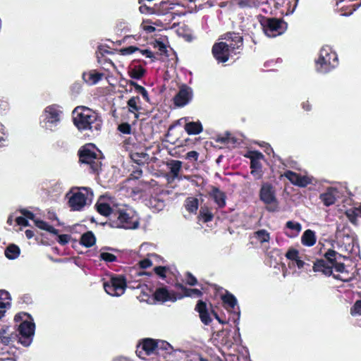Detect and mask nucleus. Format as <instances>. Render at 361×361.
<instances>
[{
    "instance_id": "1",
    "label": "nucleus",
    "mask_w": 361,
    "mask_h": 361,
    "mask_svg": "<svg viewBox=\"0 0 361 361\" xmlns=\"http://www.w3.org/2000/svg\"><path fill=\"white\" fill-rule=\"evenodd\" d=\"M72 116L73 124L79 131L90 130L99 134L103 121L97 111L85 106H78L73 111Z\"/></svg>"
},
{
    "instance_id": "2",
    "label": "nucleus",
    "mask_w": 361,
    "mask_h": 361,
    "mask_svg": "<svg viewBox=\"0 0 361 361\" xmlns=\"http://www.w3.org/2000/svg\"><path fill=\"white\" fill-rule=\"evenodd\" d=\"M111 226L125 229H135L139 226V220L135 212L128 209H118L116 214L111 215Z\"/></svg>"
},
{
    "instance_id": "3",
    "label": "nucleus",
    "mask_w": 361,
    "mask_h": 361,
    "mask_svg": "<svg viewBox=\"0 0 361 361\" xmlns=\"http://www.w3.org/2000/svg\"><path fill=\"white\" fill-rule=\"evenodd\" d=\"M79 161L89 166L90 172L97 173L101 169L102 163L97 157L94 144H86L78 150Z\"/></svg>"
},
{
    "instance_id": "4",
    "label": "nucleus",
    "mask_w": 361,
    "mask_h": 361,
    "mask_svg": "<svg viewBox=\"0 0 361 361\" xmlns=\"http://www.w3.org/2000/svg\"><path fill=\"white\" fill-rule=\"evenodd\" d=\"M338 64L337 54L328 47H323L319 51V56L316 60L317 71L322 73H326L334 69Z\"/></svg>"
},
{
    "instance_id": "5",
    "label": "nucleus",
    "mask_w": 361,
    "mask_h": 361,
    "mask_svg": "<svg viewBox=\"0 0 361 361\" xmlns=\"http://www.w3.org/2000/svg\"><path fill=\"white\" fill-rule=\"evenodd\" d=\"M259 200L266 204V209L269 212H275L279 209V203L276 195L274 186L269 182L261 185L259 192Z\"/></svg>"
},
{
    "instance_id": "6",
    "label": "nucleus",
    "mask_w": 361,
    "mask_h": 361,
    "mask_svg": "<svg viewBox=\"0 0 361 361\" xmlns=\"http://www.w3.org/2000/svg\"><path fill=\"white\" fill-rule=\"evenodd\" d=\"M261 25L264 33L271 37L283 34L287 29V23L281 18H264Z\"/></svg>"
},
{
    "instance_id": "7",
    "label": "nucleus",
    "mask_w": 361,
    "mask_h": 361,
    "mask_svg": "<svg viewBox=\"0 0 361 361\" xmlns=\"http://www.w3.org/2000/svg\"><path fill=\"white\" fill-rule=\"evenodd\" d=\"M127 287L126 277L123 275L112 276L109 281L104 283V288L111 296L123 295Z\"/></svg>"
},
{
    "instance_id": "8",
    "label": "nucleus",
    "mask_w": 361,
    "mask_h": 361,
    "mask_svg": "<svg viewBox=\"0 0 361 361\" xmlns=\"http://www.w3.org/2000/svg\"><path fill=\"white\" fill-rule=\"evenodd\" d=\"M18 342L23 346H29L35 335V324L32 321H23L18 326Z\"/></svg>"
},
{
    "instance_id": "9",
    "label": "nucleus",
    "mask_w": 361,
    "mask_h": 361,
    "mask_svg": "<svg viewBox=\"0 0 361 361\" xmlns=\"http://www.w3.org/2000/svg\"><path fill=\"white\" fill-rule=\"evenodd\" d=\"M245 157L250 159V173L255 180L261 179L264 174L260 161L264 158L263 154L258 151H249Z\"/></svg>"
},
{
    "instance_id": "10",
    "label": "nucleus",
    "mask_w": 361,
    "mask_h": 361,
    "mask_svg": "<svg viewBox=\"0 0 361 361\" xmlns=\"http://www.w3.org/2000/svg\"><path fill=\"white\" fill-rule=\"evenodd\" d=\"M60 113L55 105H50L44 110V120L42 122L43 127L52 130V127L55 126L60 121Z\"/></svg>"
},
{
    "instance_id": "11",
    "label": "nucleus",
    "mask_w": 361,
    "mask_h": 361,
    "mask_svg": "<svg viewBox=\"0 0 361 361\" xmlns=\"http://www.w3.org/2000/svg\"><path fill=\"white\" fill-rule=\"evenodd\" d=\"M157 345V339L143 338L137 345L136 354L140 358L145 360L146 356L156 354Z\"/></svg>"
},
{
    "instance_id": "12",
    "label": "nucleus",
    "mask_w": 361,
    "mask_h": 361,
    "mask_svg": "<svg viewBox=\"0 0 361 361\" xmlns=\"http://www.w3.org/2000/svg\"><path fill=\"white\" fill-rule=\"evenodd\" d=\"M221 39L226 40L227 45L231 49V53L239 54L243 47V37L240 33L228 32L221 35Z\"/></svg>"
},
{
    "instance_id": "13",
    "label": "nucleus",
    "mask_w": 361,
    "mask_h": 361,
    "mask_svg": "<svg viewBox=\"0 0 361 361\" xmlns=\"http://www.w3.org/2000/svg\"><path fill=\"white\" fill-rule=\"evenodd\" d=\"M212 54L219 63L226 62L231 53V49L227 45V42H216L212 47Z\"/></svg>"
},
{
    "instance_id": "14",
    "label": "nucleus",
    "mask_w": 361,
    "mask_h": 361,
    "mask_svg": "<svg viewBox=\"0 0 361 361\" xmlns=\"http://www.w3.org/2000/svg\"><path fill=\"white\" fill-rule=\"evenodd\" d=\"M195 310L198 313L199 318L204 325L209 326L212 324L213 319L209 303L199 300L195 305Z\"/></svg>"
},
{
    "instance_id": "15",
    "label": "nucleus",
    "mask_w": 361,
    "mask_h": 361,
    "mask_svg": "<svg viewBox=\"0 0 361 361\" xmlns=\"http://www.w3.org/2000/svg\"><path fill=\"white\" fill-rule=\"evenodd\" d=\"M192 95V88L186 85H183L173 99V104L176 106L183 107L190 102Z\"/></svg>"
},
{
    "instance_id": "16",
    "label": "nucleus",
    "mask_w": 361,
    "mask_h": 361,
    "mask_svg": "<svg viewBox=\"0 0 361 361\" xmlns=\"http://www.w3.org/2000/svg\"><path fill=\"white\" fill-rule=\"evenodd\" d=\"M153 298L155 301L161 303L167 301L175 302L178 300V293L174 291H169L166 287H160L155 290Z\"/></svg>"
},
{
    "instance_id": "17",
    "label": "nucleus",
    "mask_w": 361,
    "mask_h": 361,
    "mask_svg": "<svg viewBox=\"0 0 361 361\" xmlns=\"http://www.w3.org/2000/svg\"><path fill=\"white\" fill-rule=\"evenodd\" d=\"M283 176L286 178L292 184L299 187H306L311 183V180L306 176H302L290 170L284 172Z\"/></svg>"
},
{
    "instance_id": "18",
    "label": "nucleus",
    "mask_w": 361,
    "mask_h": 361,
    "mask_svg": "<svg viewBox=\"0 0 361 361\" xmlns=\"http://www.w3.org/2000/svg\"><path fill=\"white\" fill-rule=\"evenodd\" d=\"M87 196L81 192H76L69 198L68 204L73 211H80L86 204Z\"/></svg>"
},
{
    "instance_id": "19",
    "label": "nucleus",
    "mask_w": 361,
    "mask_h": 361,
    "mask_svg": "<svg viewBox=\"0 0 361 361\" xmlns=\"http://www.w3.org/2000/svg\"><path fill=\"white\" fill-rule=\"evenodd\" d=\"M326 258L329 257L331 270L334 268L338 272L343 274L345 271V265L343 262H338V258L341 257V255L337 253L334 250H329V252L325 253Z\"/></svg>"
},
{
    "instance_id": "20",
    "label": "nucleus",
    "mask_w": 361,
    "mask_h": 361,
    "mask_svg": "<svg viewBox=\"0 0 361 361\" xmlns=\"http://www.w3.org/2000/svg\"><path fill=\"white\" fill-rule=\"evenodd\" d=\"M330 258L317 259L312 267L314 272H322L326 276H331L332 274L331 267L330 264Z\"/></svg>"
},
{
    "instance_id": "21",
    "label": "nucleus",
    "mask_w": 361,
    "mask_h": 361,
    "mask_svg": "<svg viewBox=\"0 0 361 361\" xmlns=\"http://www.w3.org/2000/svg\"><path fill=\"white\" fill-rule=\"evenodd\" d=\"M338 193L339 192L336 188H329L325 192L319 195V199L325 206L329 207L336 203L338 197Z\"/></svg>"
},
{
    "instance_id": "22",
    "label": "nucleus",
    "mask_w": 361,
    "mask_h": 361,
    "mask_svg": "<svg viewBox=\"0 0 361 361\" xmlns=\"http://www.w3.org/2000/svg\"><path fill=\"white\" fill-rule=\"evenodd\" d=\"M169 173L166 175L169 182L173 181L178 178L182 168V162L179 160H171L166 164Z\"/></svg>"
},
{
    "instance_id": "23",
    "label": "nucleus",
    "mask_w": 361,
    "mask_h": 361,
    "mask_svg": "<svg viewBox=\"0 0 361 361\" xmlns=\"http://www.w3.org/2000/svg\"><path fill=\"white\" fill-rule=\"evenodd\" d=\"M208 194L219 208H224L226 206V193L221 191L219 188L211 186V190Z\"/></svg>"
},
{
    "instance_id": "24",
    "label": "nucleus",
    "mask_w": 361,
    "mask_h": 361,
    "mask_svg": "<svg viewBox=\"0 0 361 361\" xmlns=\"http://www.w3.org/2000/svg\"><path fill=\"white\" fill-rule=\"evenodd\" d=\"M299 252L298 250H288L286 253V257L292 261L293 265H296L298 269H305L309 270L310 264L302 261L298 256Z\"/></svg>"
},
{
    "instance_id": "25",
    "label": "nucleus",
    "mask_w": 361,
    "mask_h": 361,
    "mask_svg": "<svg viewBox=\"0 0 361 361\" xmlns=\"http://www.w3.org/2000/svg\"><path fill=\"white\" fill-rule=\"evenodd\" d=\"M157 347H156V355L166 358L167 355H171L173 352V348L169 343L162 340H157ZM176 353V351H173Z\"/></svg>"
},
{
    "instance_id": "26",
    "label": "nucleus",
    "mask_w": 361,
    "mask_h": 361,
    "mask_svg": "<svg viewBox=\"0 0 361 361\" xmlns=\"http://www.w3.org/2000/svg\"><path fill=\"white\" fill-rule=\"evenodd\" d=\"M97 211L98 213H99L101 215L107 216L109 220V224H111L112 221V216L113 214H116V212L117 211V208L114 209L110 207V205L108 203L102 202V203H97L96 204Z\"/></svg>"
},
{
    "instance_id": "27",
    "label": "nucleus",
    "mask_w": 361,
    "mask_h": 361,
    "mask_svg": "<svg viewBox=\"0 0 361 361\" xmlns=\"http://www.w3.org/2000/svg\"><path fill=\"white\" fill-rule=\"evenodd\" d=\"M17 336L16 334L10 332V326H4L0 330V340L4 345H9Z\"/></svg>"
},
{
    "instance_id": "28",
    "label": "nucleus",
    "mask_w": 361,
    "mask_h": 361,
    "mask_svg": "<svg viewBox=\"0 0 361 361\" xmlns=\"http://www.w3.org/2000/svg\"><path fill=\"white\" fill-rule=\"evenodd\" d=\"M337 244L340 248H355L358 247L354 238L350 235H343L340 237L337 240Z\"/></svg>"
},
{
    "instance_id": "29",
    "label": "nucleus",
    "mask_w": 361,
    "mask_h": 361,
    "mask_svg": "<svg viewBox=\"0 0 361 361\" xmlns=\"http://www.w3.org/2000/svg\"><path fill=\"white\" fill-rule=\"evenodd\" d=\"M184 129L188 135H198L203 130L200 121H189L184 125Z\"/></svg>"
},
{
    "instance_id": "30",
    "label": "nucleus",
    "mask_w": 361,
    "mask_h": 361,
    "mask_svg": "<svg viewBox=\"0 0 361 361\" xmlns=\"http://www.w3.org/2000/svg\"><path fill=\"white\" fill-rule=\"evenodd\" d=\"M145 69L140 65H131L128 69V73L133 79L140 80L145 75Z\"/></svg>"
},
{
    "instance_id": "31",
    "label": "nucleus",
    "mask_w": 361,
    "mask_h": 361,
    "mask_svg": "<svg viewBox=\"0 0 361 361\" xmlns=\"http://www.w3.org/2000/svg\"><path fill=\"white\" fill-rule=\"evenodd\" d=\"M221 299L224 304V306L226 309H234L237 305V299L236 298L228 291H226L224 295L221 296Z\"/></svg>"
},
{
    "instance_id": "32",
    "label": "nucleus",
    "mask_w": 361,
    "mask_h": 361,
    "mask_svg": "<svg viewBox=\"0 0 361 361\" xmlns=\"http://www.w3.org/2000/svg\"><path fill=\"white\" fill-rule=\"evenodd\" d=\"M104 76V73L97 72L96 71H90L88 73H83V80L90 85L97 83Z\"/></svg>"
},
{
    "instance_id": "33",
    "label": "nucleus",
    "mask_w": 361,
    "mask_h": 361,
    "mask_svg": "<svg viewBox=\"0 0 361 361\" xmlns=\"http://www.w3.org/2000/svg\"><path fill=\"white\" fill-rule=\"evenodd\" d=\"M140 104V99L138 96L132 97L127 102L128 111L130 113L135 114L136 118L138 117V115L137 114V113H139L142 109Z\"/></svg>"
},
{
    "instance_id": "34",
    "label": "nucleus",
    "mask_w": 361,
    "mask_h": 361,
    "mask_svg": "<svg viewBox=\"0 0 361 361\" xmlns=\"http://www.w3.org/2000/svg\"><path fill=\"white\" fill-rule=\"evenodd\" d=\"M96 243V238L92 231H87L83 233L80 239V244L86 247L93 246Z\"/></svg>"
},
{
    "instance_id": "35",
    "label": "nucleus",
    "mask_w": 361,
    "mask_h": 361,
    "mask_svg": "<svg viewBox=\"0 0 361 361\" xmlns=\"http://www.w3.org/2000/svg\"><path fill=\"white\" fill-rule=\"evenodd\" d=\"M139 11L142 14H157L164 15L166 8H159V6H149L146 4H142L139 7Z\"/></svg>"
},
{
    "instance_id": "36",
    "label": "nucleus",
    "mask_w": 361,
    "mask_h": 361,
    "mask_svg": "<svg viewBox=\"0 0 361 361\" xmlns=\"http://www.w3.org/2000/svg\"><path fill=\"white\" fill-rule=\"evenodd\" d=\"M301 241L305 246H313L316 243L315 233L310 229L306 230L302 235Z\"/></svg>"
},
{
    "instance_id": "37",
    "label": "nucleus",
    "mask_w": 361,
    "mask_h": 361,
    "mask_svg": "<svg viewBox=\"0 0 361 361\" xmlns=\"http://www.w3.org/2000/svg\"><path fill=\"white\" fill-rule=\"evenodd\" d=\"M185 209L190 213H196L199 207V200L195 197H188L185 200Z\"/></svg>"
},
{
    "instance_id": "38",
    "label": "nucleus",
    "mask_w": 361,
    "mask_h": 361,
    "mask_svg": "<svg viewBox=\"0 0 361 361\" xmlns=\"http://www.w3.org/2000/svg\"><path fill=\"white\" fill-rule=\"evenodd\" d=\"M34 222L35 226L42 230L48 231L50 233H53L54 235H57L59 233V230L56 229L54 226L49 225L48 223L43 220L36 219Z\"/></svg>"
},
{
    "instance_id": "39",
    "label": "nucleus",
    "mask_w": 361,
    "mask_h": 361,
    "mask_svg": "<svg viewBox=\"0 0 361 361\" xmlns=\"http://www.w3.org/2000/svg\"><path fill=\"white\" fill-rule=\"evenodd\" d=\"M203 295V293L197 288H188L185 289V293L183 295L178 294V299H182L184 297H193L196 296L200 298Z\"/></svg>"
},
{
    "instance_id": "40",
    "label": "nucleus",
    "mask_w": 361,
    "mask_h": 361,
    "mask_svg": "<svg viewBox=\"0 0 361 361\" xmlns=\"http://www.w3.org/2000/svg\"><path fill=\"white\" fill-rule=\"evenodd\" d=\"M357 8V6L351 3V1H349V4L347 5H344L339 8L341 15L344 16H348L351 15Z\"/></svg>"
},
{
    "instance_id": "41",
    "label": "nucleus",
    "mask_w": 361,
    "mask_h": 361,
    "mask_svg": "<svg viewBox=\"0 0 361 361\" xmlns=\"http://www.w3.org/2000/svg\"><path fill=\"white\" fill-rule=\"evenodd\" d=\"M200 216L204 223L212 221L214 218V214L208 207H201L200 210Z\"/></svg>"
},
{
    "instance_id": "42",
    "label": "nucleus",
    "mask_w": 361,
    "mask_h": 361,
    "mask_svg": "<svg viewBox=\"0 0 361 361\" xmlns=\"http://www.w3.org/2000/svg\"><path fill=\"white\" fill-rule=\"evenodd\" d=\"M255 237L260 243L268 242L270 239L269 233L264 229L255 232Z\"/></svg>"
},
{
    "instance_id": "43",
    "label": "nucleus",
    "mask_w": 361,
    "mask_h": 361,
    "mask_svg": "<svg viewBox=\"0 0 361 361\" xmlns=\"http://www.w3.org/2000/svg\"><path fill=\"white\" fill-rule=\"evenodd\" d=\"M345 215L349 221L353 224H357V219L358 216H360L356 208L348 209L345 212Z\"/></svg>"
},
{
    "instance_id": "44",
    "label": "nucleus",
    "mask_w": 361,
    "mask_h": 361,
    "mask_svg": "<svg viewBox=\"0 0 361 361\" xmlns=\"http://www.w3.org/2000/svg\"><path fill=\"white\" fill-rule=\"evenodd\" d=\"M168 270L169 267L164 266H157L154 268V272L162 279L166 278V272Z\"/></svg>"
},
{
    "instance_id": "45",
    "label": "nucleus",
    "mask_w": 361,
    "mask_h": 361,
    "mask_svg": "<svg viewBox=\"0 0 361 361\" xmlns=\"http://www.w3.org/2000/svg\"><path fill=\"white\" fill-rule=\"evenodd\" d=\"M286 226V228L293 231L295 234L299 233L302 228L301 224L300 223L293 221H287Z\"/></svg>"
},
{
    "instance_id": "46",
    "label": "nucleus",
    "mask_w": 361,
    "mask_h": 361,
    "mask_svg": "<svg viewBox=\"0 0 361 361\" xmlns=\"http://www.w3.org/2000/svg\"><path fill=\"white\" fill-rule=\"evenodd\" d=\"M135 91L141 94L142 98L148 103L150 102V99H149V94H148V92L147 91V90L141 86V85H137L136 86V88L135 89Z\"/></svg>"
},
{
    "instance_id": "47",
    "label": "nucleus",
    "mask_w": 361,
    "mask_h": 361,
    "mask_svg": "<svg viewBox=\"0 0 361 361\" xmlns=\"http://www.w3.org/2000/svg\"><path fill=\"white\" fill-rule=\"evenodd\" d=\"M140 50V48L135 46H129L128 47L122 48L119 50V52L121 55H130L133 53Z\"/></svg>"
},
{
    "instance_id": "48",
    "label": "nucleus",
    "mask_w": 361,
    "mask_h": 361,
    "mask_svg": "<svg viewBox=\"0 0 361 361\" xmlns=\"http://www.w3.org/2000/svg\"><path fill=\"white\" fill-rule=\"evenodd\" d=\"M5 256L9 259L17 258L20 253V250H4Z\"/></svg>"
},
{
    "instance_id": "49",
    "label": "nucleus",
    "mask_w": 361,
    "mask_h": 361,
    "mask_svg": "<svg viewBox=\"0 0 361 361\" xmlns=\"http://www.w3.org/2000/svg\"><path fill=\"white\" fill-rule=\"evenodd\" d=\"M352 315H361V300H357L350 308Z\"/></svg>"
},
{
    "instance_id": "50",
    "label": "nucleus",
    "mask_w": 361,
    "mask_h": 361,
    "mask_svg": "<svg viewBox=\"0 0 361 361\" xmlns=\"http://www.w3.org/2000/svg\"><path fill=\"white\" fill-rule=\"evenodd\" d=\"M118 130L123 133L129 135L131 133V126L128 123H122L118 126Z\"/></svg>"
},
{
    "instance_id": "51",
    "label": "nucleus",
    "mask_w": 361,
    "mask_h": 361,
    "mask_svg": "<svg viewBox=\"0 0 361 361\" xmlns=\"http://www.w3.org/2000/svg\"><path fill=\"white\" fill-rule=\"evenodd\" d=\"M58 236L57 241L58 243L64 246L66 245L71 239V236L68 234H61L59 233L56 235Z\"/></svg>"
},
{
    "instance_id": "52",
    "label": "nucleus",
    "mask_w": 361,
    "mask_h": 361,
    "mask_svg": "<svg viewBox=\"0 0 361 361\" xmlns=\"http://www.w3.org/2000/svg\"><path fill=\"white\" fill-rule=\"evenodd\" d=\"M185 283L189 286H195L197 284V279L189 271L185 274Z\"/></svg>"
},
{
    "instance_id": "53",
    "label": "nucleus",
    "mask_w": 361,
    "mask_h": 361,
    "mask_svg": "<svg viewBox=\"0 0 361 361\" xmlns=\"http://www.w3.org/2000/svg\"><path fill=\"white\" fill-rule=\"evenodd\" d=\"M100 258L106 262H112L116 260V257L109 252H103L100 255Z\"/></svg>"
},
{
    "instance_id": "54",
    "label": "nucleus",
    "mask_w": 361,
    "mask_h": 361,
    "mask_svg": "<svg viewBox=\"0 0 361 361\" xmlns=\"http://www.w3.org/2000/svg\"><path fill=\"white\" fill-rule=\"evenodd\" d=\"M209 305H210V311H211V313L212 314V316L221 324H226L227 323V321H226L225 319H221L219 315L218 314V313L216 312V311L214 309V307L213 306V305L209 302Z\"/></svg>"
},
{
    "instance_id": "55",
    "label": "nucleus",
    "mask_w": 361,
    "mask_h": 361,
    "mask_svg": "<svg viewBox=\"0 0 361 361\" xmlns=\"http://www.w3.org/2000/svg\"><path fill=\"white\" fill-rule=\"evenodd\" d=\"M217 141L224 144H228L230 142L235 143L236 142V139L235 137H231L230 134L227 133L226 136L219 137Z\"/></svg>"
},
{
    "instance_id": "56",
    "label": "nucleus",
    "mask_w": 361,
    "mask_h": 361,
    "mask_svg": "<svg viewBox=\"0 0 361 361\" xmlns=\"http://www.w3.org/2000/svg\"><path fill=\"white\" fill-rule=\"evenodd\" d=\"M82 90V85L80 82H75L71 86V93L74 95L78 94Z\"/></svg>"
},
{
    "instance_id": "57",
    "label": "nucleus",
    "mask_w": 361,
    "mask_h": 361,
    "mask_svg": "<svg viewBox=\"0 0 361 361\" xmlns=\"http://www.w3.org/2000/svg\"><path fill=\"white\" fill-rule=\"evenodd\" d=\"M20 213L23 215V217H25L27 219H30L35 221V215L30 211L27 210L25 209H23L20 210Z\"/></svg>"
},
{
    "instance_id": "58",
    "label": "nucleus",
    "mask_w": 361,
    "mask_h": 361,
    "mask_svg": "<svg viewBox=\"0 0 361 361\" xmlns=\"http://www.w3.org/2000/svg\"><path fill=\"white\" fill-rule=\"evenodd\" d=\"M145 155L146 154L144 153H134L131 155V158L135 163L140 164L141 163H142V159L145 158Z\"/></svg>"
},
{
    "instance_id": "59",
    "label": "nucleus",
    "mask_w": 361,
    "mask_h": 361,
    "mask_svg": "<svg viewBox=\"0 0 361 361\" xmlns=\"http://www.w3.org/2000/svg\"><path fill=\"white\" fill-rule=\"evenodd\" d=\"M199 157V153L196 151H190L185 154L186 159L190 161H197Z\"/></svg>"
},
{
    "instance_id": "60",
    "label": "nucleus",
    "mask_w": 361,
    "mask_h": 361,
    "mask_svg": "<svg viewBox=\"0 0 361 361\" xmlns=\"http://www.w3.org/2000/svg\"><path fill=\"white\" fill-rule=\"evenodd\" d=\"M142 55H144L145 57L147 58H149V59H151L153 61H154V59H156L155 56H154V53L148 49H140L138 50Z\"/></svg>"
},
{
    "instance_id": "61",
    "label": "nucleus",
    "mask_w": 361,
    "mask_h": 361,
    "mask_svg": "<svg viewBox=\"0 0 361 361\" xmlns=\"http://www.w3.org/2000/svg\"><path fill=\"white\" fill-rule=\"evenodd\" d=\"M8 306H10L9 302L0 301V319L4 317Z\"/></svg>"
},
{
    "instance_id": "62",
    "label": "nucleus",
    "mask_w": 361,
    "mask_h": 361,
    "mask_svg": "<svg viewBox=\"0 0 361 361\" xmlns=\"http://www.w3.org/2000/svg\"><path fill=\"white\" fill-rule=\"evenodd\" d=\"M142 269H147L152 266V262L149 259H144L139 262Z\"/></svg>"
},
{
    "instance_id": "63",
    "label": "nucleus",
    "mask_w": 361,
    "mask_h": 361,
    "mask_svg": "<svg viewBox=\"0 0 361 361\" xmlns=\"http://www.w3.org/2000/svg\"><path fill=\"white\" fill-rule=\"evenodd\" d=\"M15 221L18 226H28V220L23 216H18L16 218Z\"/></svg>"
},
{
    "instance_id": "64",
    "label": "nucleus",
    "mask_w": 361,
    "mask_h": 361,
    "mask_svg": "<svg viewBox=\"0 0 361 361\" xmlns=\"http://www.w3.org/2000/svg\"><path fill=\"white\" fill-rule=\"evenodd\" d=\"M9 108L8 102L6 100L0 99V111H6Z\"/></svg>"
}]
</instances>
